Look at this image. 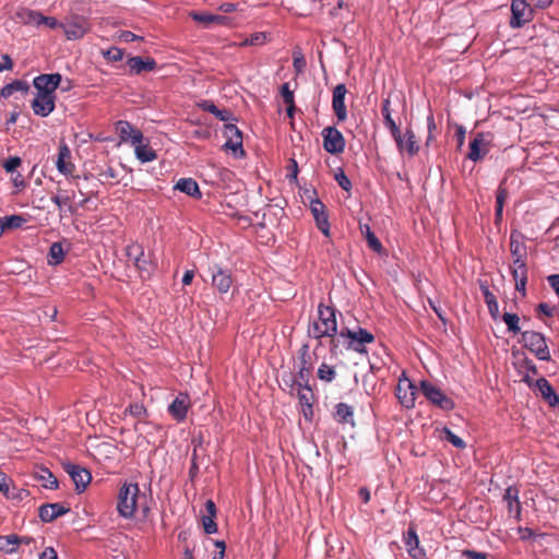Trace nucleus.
<instances>
[{
    "mask_svg": "<svg viewBox=\"0 0 559 559\" xmlns=\"http://www.w3.org/2000/svg\"><path fill=\"white\" fill-rule=\"evenodd\" d=\"M336 372L335 369L328 365L321 364L318 369V378L324 382H332L335 379Z\"/></svg>",
    "mask_w": 559,
    "mask_h": 559,
    "instance_id": "09e8293b",
    "label": "nucleus"
},
{
    "mask_svg": "<svg viewBox=\"0 0 559 559\" xmlns=\"http://www.w3.org/2000/svg\"><path fill=\"white\" fill-rule=\"evenodd\" d=\"M190 16L198 23H201L205 26L211 24H221V25H229L230 20L224 15L210 14L205 12H191Z\"/></svg>",
    "mask_w": 559,
    "mask_h": 559,
    "instance_id": "a878e982",
    "label": "nucleus"
},
{
    "mask_svg": "<svg viewBox=\"0 0 559 559\" xmlns=\"http://www.w3.org/2000/svg\"><path fill=\"white\" fill-rule=\"evenodd\" d=\"M55 95L37 91V94L32 102L34 114L40 117H47L50 115L55 109Z\"/></svg>",
    "mask_w": 559,
    "mask_h": 559,
    "instance_id": "ddd939ff",
    "label": "nucleus"
},
{
    "mask_svg": "<svg viewBox=\"0 0 559 559\" xmlns=\"http://www.w3.org/2000/svg\"><path fill=\"white\" fill-rule=\"evenodd\" d=\"M341 336L349 338V347L357 353H364L365 344L372 343L374 340V336L362 328H358L356 331L346 329L341 331Z\"/></svg>",
    "mask_w": 559,
    "mask_h": 559,
    "instance_id": "9d476101",
    "label": "nucleus"
},
{
    "mask_svg": "<svg viewBox=\"0 0 559 559\" xmlns=\"http://www.w3.org/2000/svg\"><path fill=\"white\" fill-rule=\"evenodd\" d=\"M175 189L192 198L200 199L202 197L198 182L192 178L179 179Z\"/></svg>",
    "mask_w": 559,
    "mask_h": 559,
    "instance_id": "c85d7f7f",
    "label": "nucleus"
},
{
    "mask_svg": "<svg viewBox=\"0 0 559 559\" xmlns=\"http://www.w3.org/2000/svg\"><path fill=\"white\" fill-rule=\"evenodd\" d=\"M323 147L330 154L342 153L345 148L343 134L334 127H326L322 130Z\"/></svg>",
    "mask_w": 559,
    "mask_h": 559,
    "instance_id": "1a4fd4ad",
    "label": "nucleus"
},
{
    "mask_svg": "<svg viewBox=\"0 0 559 559\" xmlns=\"http://www.w3.org/2000/svg\"><path fill=\"white\" fill-rule=\"evenodd\" d=\"M384 124L390 130V133L393 136L394 141L396 142V145L403 146L402 133L399 127L396 126L395 121L391 117V115H386V119H384Z\"/></svg>",
    "mask_w": 559,
    "mask_h": 559,
    "instance_id": "c03bdc74",
    "label": "nucleus"
},
{
    "mask_svg": "<svg viewBox=\"0 0 559 559\" xmlns=\"http://www.w3.org/2000/svg\"><path fill=\"white\" fill-rule=\"evenodd\" d=\"M39 559H58V556L52 547H47L40 554Z\"/></svg>",
    "mask_w": 559,
    "mask_h": 559,
    "instance_id": "774afa93",
    "label": "nucleus"
},
{
    "mask_svg": "<svg viewBox=\"0 0 559 559\" xmlns=\"http://www.w3.org/2000/svg\"><path fill=\"white\" fill-rule=\"evenodd\" d=\"M134 154L141 163H148L156 158L155 151L148 145V142L140 140L138 143H133Z\"/></svg>",
    "mask_w": 559,
    "mask_h": 559,
    "instance_id": "7c9ffc66",
    "label": "nucleus"
},
{
    "mask_svg": "<svg viewBox=\"0 0 559 559\" xmlns=\"http://www.w3.org/2000/svg\"><path fill=\"white\" fill-rule=\"evenodd\" d=\"M202 525L206 534H214L217 532V525L215 523V516L204 514L202 516Z\"/></svg>",
    "mask_w": 559,
    "mask_h": 559,
    "instance_id": "603ef678",
    "label": "nucleus"
},
{
    "mask_svg": "<svg viewBox=\"0 0 559 559\" xmlns=\"http://www.w3.org/2000/svg\"><path fill=\"white\" fill-rule=\"evenodd\" d=\"M420 389L425 397L435 406L443 411H451L454 408V402L452 399L445 395L441 389L433 383L423 380L420 382Z\"/></svg>",
    "mask_w": 559,
    "mask_h": 559,
    "instance_id": "20e7f679",
    "label": "nucleus"
},
{
    "mask_svg": "<svg viewBox=\"0 0 559 559\" xmlns=\"http://www.w3.org/2000/svg\"><path fill=\"white\" fill-rule=\"evenodd\" d=\"M224 135L227 139L224 147L231 151L236 156H243L242 134L241 131L233 123H226L224 127Z\"/></svg>",
    "mask_w": 559,
    "mask_h": 559,
    "instance_id": "9b49d317",
    "label": "nucleus"
},
{
    "mask_svg": "<svg viewBox=\"0 0 559 559\" xmlns=\"http://www.w3.org/2000/svg\"><path fill=\"white\" fill-rule=\"evenodd\" d=\"M536 389L540 393V395L549 403V405L555 406L559 403V397L555 393L551 384L545 378H540L535 383Z\"/></svg>",
    "mask_w": 559,
    "mask_h": 559,
    "instance_id": "c756f323",
    "label": "nucleus"
},
{
    "mask_svg": "<svg viewBox=\"0 0 559 559\" xmlns=\"http://www.w3.org/2000/svg\"><path fill=\"white\" fill-rule=\"evenodd\" d=\"M28 490L24 488H19L13 485L10 486L9 493H5V498L12 500L15 503L22 502L24 499L28 497Z\"/></svg>",
    "mask_w": 559,
    "mask_h": 559,
    "instance_id": "a18cd8bd",
    "label": "nucleus"
},
{
    "mask_svg": "<svg viewBox=\"0 0 559 559\" xmlns=\"http://www.w3.org/2000/svg\"><path fill=\"white\" fill-rule=\"evenodd\" d=\"M334 417H335V419L338 423L354 425V412H353V408H352V406H349V405H347L345 403H338L335 406Z\"/></svg>",
    "mask_w": 559,
    "mask_h": 559,
    "instance_id": "f704fd0d",
    "label": "nucleus"
},
{
    "mask_svg": "<svg viewBox=\"0 0 559 559\" xmlns=\"http://www.w3.org/2000/svg\"><path fill=\"white\" fill-rule=\"evenodd\" d=\"M281 95L283 97L284 103L287 105V109H286L287 115L289 117H293L294 111H295L294 93L289 88V84L288 83H284L282 85V87H281Z\"/></svg>",
    "mask_w": 559,
    "mask_h": 559,
    "instance_id": "a19ab883",
    "label": "nucleus"
},
{
    "mask_svg": "<svg viewBox=\"0 0 559 559\" xmlns=\"http://www.w3.org/2000/svg\"><path fill=\"white\" fill-rule=\"evenodd\" d=\"M189 407V396L187 394L180 393L168 406V412L177 421H182L187 417Z\"/></svg>",
    "mask_w": 559,
    "mask_h": 559,
    "instance_id": "6ab92c4d",
    "label": "nucleus"
},
{
    "mask_svg": "<svg viewBox=\"0 0 559 559\" xmlns=\"http://www.w3.org/2000/svg\"><path fill=\"white\" fill-rule=\"evenodd\" d=\"M118 39L123 43H131L138 39H142V37L135 35L134 33L130 31H122L118 35Z\"/></svg>",
    "mask_w": 559,
    "mask_h": 559,
    "instance_id": "680f3d73",
    "label": "nucleus"
},
{
    "mask_svg": "<svg viewBox=\"0 0 559 559\" xmlns=\"http://www.w3.org/2000/svg\"><path fill=\"white\" fill-rule=\"evenodd\" d=\"M212 285L221 293L226 294L233 285L230 272L215 266L212 273Z\"/></svg>",
    "mask_w": 559,
    "mask_h": 559,
    "instance_id": "aec40b11",
    "label": "nucleus"
},
{
    "mask_svg": "<svg viewBox=\"0 0 559 559\" xmlns=\"http://www.w3.org/2000/svg\"><path fill=\"white\" fill-rule=\"evenodd\" d=\"M403 138V146H397L399 151L401 153L406 152L409 156H414L419 151V145L417 144L415 133L407 129L404 134H402Z\"/></svg>",
    "mask_w": 559,
    "mask_h": 559,
    "instance_id": "2f4dec72",
    "label": "nucleus"
},
{
    "mask_svg": "<svg viewBox=\"0 0 559 559\" xmlns=\"http://www.w3.org/2000/svg\"><path fill=\"white\" fill-rule=\"evenodd\" d=\"M550 287L556 292L559 297V274H551L547 277Z\"/></svg>",
    "mask_w": 559,
    "mask_h": 559,
    "instance_id": "338daca9",
    "label": "nucleus"
},
{
    "mask_svg": "<svg viewBox=\"0 0 559 559\" xmlns=\"http://www.w3.org/2000/svg\"><path fill=\"white\" fill-rule=\"evenodd\" d=\"M508 199V191L502 186L499 187L496 197V218L497 221L502 218V211L506 200Z\"/></svg>",
    "mask_w": 559,
    "mask_h": 559,
    "instance_id": "de8ad7c7",
    "label": "nucleus"
},
{
    "mask_svg": "<svg viewBox=\"0 0 559 559\" xmlns=\"http://www.w3.org/2000/svg\"><path fill=\"white\" fill-rule=\"evenodd\" d=\"M522 343L528 350L534 353L539 360L548 361L550 359V352L542 333L524 331L522 332Z\"/></svg>",
    "mask_w": 559,
    "mask_h": 559,
    "instance_id": "7ed1b4c3",
    "label": "nucleus"
},
{
    "mask_svg": "<svg viewBox=\"0 0 559 559\" xmlns=\"http://www.w3.org/2000/svg\"><path fill=\"white\" fill-rule=\"evenodd\" d=\"M347 90L344 84H337L333 90L332 108L338 121L347 119V110L345 106V96Z\"/></svg>",
    "mask_w": 559,
    "mask_h": 559,
    "instance_id": "dca6fc26",
    "label": "nucleus"
},
{
    "mask_svg": "<svg viewBox=\"0 0 559 559\" xmlns=\"http://www.w3.org/2000/svg\"><path fill=\"white\" fill-rule=\"evenodd\" d=\"M461 556L465 559H488V554L471 549L463 550Z\"/></svg>",
    "mask_w": 559,
    "mask_h": 559,
    "instance_id": "13d9d810",
    "label": "nucleus"
},
{
    "mask_svg": "<svg viewBox=\"0 0 559 559\" xmlns=\"http://www.w3.org/2000/svg\"><path fill=\"white\" fill-rule=\"evenodd\" d=\"M66 472L70 475L71 479L75 485V489L78 492H82L86 489L87 485L91 483L92 476L91 473L75 464H67L64 466Z\"/></svg>",
    "mask_w": 559,
    "mask_h": 559,
    "instance_id": "4468645a",
    "label": "nucleus"
},
{
    "mask_svg": "<svg viewBox=\"0 0 559 559\" xmlns=\"http://www.w3.org/2000/svg\"><path fill=\"white\" fill-rule=\"evenodd\" d=\"M510 26L512 28H520L530 21L531 10L525 0H512Z\"/></svg>",
    "mask_w": 559,
    "mask_h": 559,
    "instance_id": "f8f14e48",
    "label": "nucleus"
},
{
    "mask_svg": "<svg viewBox=\"0 0 559 559\" xmlns=\"http://www.w3.org/2000/svg\"><path fill=\"white\" fill-rule=\"evenodd\" d=\"M300 366L296 376V381L299 386L304 384H308L309 376H310V362H309V354L308 346L305 345L300 353Z\"/></svg>",
    "mask_w": 559,
    "mask_h": 559,
    "instance_id": "393cba45",
    "label": "nucleus"
},
{
    "mask_svg": "<svg viewBox=\"0 0 559 559\" xmlns=\"http://www.w3.org/2000/svg\"><path fill=\"white\" fill-rule=\"evenodd\" d=\"M70 150L67 145H62L59 148L56 167L61 174L66 176L71 175L74 169V165L70 162Z\"/></svg>",
    "mask_w": 559,
    "mask_h": 559,
    "instance_id": "cd10ccee",
    "label": "nucleus"
},
{
    "mask_svg": "<svg viewBox=\"0 0 559 559\" xmlns=\"http://www.w3.org/2000/svg\"><path fill=\"white\" fill-rule=\"evenodd\" d=\"M1 219L3 222L5 229L7 228H19L25 223V219L20 215L5 216Z\"/></svg>",
    "mask_w": 559,
    "mask_h": 559,
    "instance_id": "3c124183",
    "label": "nucleus"
},
{
    "mask_svg": "<svg viewBox=\"0 0 559 559\" xmlns=\"http://www.w3.org/2000/svg\"><path fill=\"white\" fill-rule=\"evenodd\" d=\"M22 164V160L20 157L17 156H12V157H9L4 163H3V168L7 173H14L15 169L17 167H20Z\"/></svg>",
    "mask_w": 559,
    "mask_h": 559,
    "instance_id": "6e6d98bb",
    "label": "nucleus"
},
{
    "mask_svg": "<svg viewBox=\"0 0 559 559\" xmlns=\"http://www.w3.org/2000/svg\"><path fill=\"white\" fill-rule=\"evenodd\" d=\"M62 29L67 39L76 40L82 38L88 32L90 24L86 17L72 15L62 23Z\"/></svg>",
    "mask_w": 559,
    "mask_h": 559,
    "instance_id": "0eeeda50",
    "label": "nucleus"
},
{
    "mask_svg": "<svg viewBox=\"0 0 559 559\" xmlns=\"http://www.w3.org/2000/svg\"><path fill=\"white\" fill-rule=\"evenodd\" d=\"M492 142V134L489 132L476 133L471 143L467 158L473 162H478L484 158L490 151Z\"/></svg>",
    "mask_w": 559,
    "mask_h": 559,
    "instance_id": "423d86ee",
    "label": "nucleus"
},
{
    "mask_svg": "<svg viewBox=\"0 0 559 559\" xmlns=\"http://www.w3.org/2000/svg\"><path fill=\"white\" fill-rule=\"evenodd\" d=\"M38 479L43 483V486L48 489H55L58 487V480L55 475L47 468H40L38 472Z\"/></svg>",
    "mask_w": 559,
    "mask_h": 559,
    "instance_id": "37998d69",
    "label": "nucleus"
},
{
    "mask_svg": "<svg viewBox=\"0 0 559 559\" xmlns=\"http://www.w3.org/2000/svg\"><path fill=\"white\" fill-rule=\"evenodd\" d=\"M521 238H522V236L519 233H514V231L511 233L510 251H511L513 259L526 258V247Z\"/></svg>",
    "mask_w": 559,
    "mask_h": 559,
    "instance_id": "72a5a7b5",
    "label": "nucleus"
},
{
    "mask_svg": "<svg viewBox=\"0 0 559 559\" xmlns=\"http://www.w3.org/2000/svg\"><path fill=\"white\" fill-rule=\"evenodd\" d=\"M416 391V386L404 374L400 377L395 389V395L403 407L413 408L415 406Z\"/></svg>",
    "mask_w": 559,
    "mask_h": 559,
    "instance_id": "6e6552de",
    "label": "nucleus"
},
{
    "mask_svg": "<svg viewBox=\"0 0 559 559\" xmlns=\"http://www.w3.org/2000/svg\"><path fill=\"white\" fill-rule=\"evenodd\" d=\"M127 257L133 262L142 278H148L154 270L153 263L144 257L143 248L138 243L127 247Z\"/></svg>",
    "mask_w": 559,
    "mask_h": 559,
    "instance_id": "39448f33",
    "label": "nucleus"
},
{
    "mask_svg": "<svg viewBox=\"0 0 559 559\" xmlns=\"http://www.w3.org/2000/svg\"><path fill=\"white\" fill-rule=\"evenodd\" d=\"M63 258L64 250L62 248V245L60 242H53L49 249L48 263L50 265H57L62 262Z\"/></svg>",
    "mask_w": 559,
    "mask_h": 559,
    "instance_id": "58836bf2",
    "label": "nucleus"
},
{
    "mask_svg": "<svg viewBox=\"0 0 559 559\" xmlns=\"http://www.w3.org/2000/svg\"><path fill=\"white\" fill-rule=\"evenodd\" d=\"M40 25H46L49 28H58V27L62 28V23L59 22L56 17L45 16L43 14H40V19L38 21L37 26H40Z\"/></svg>",
    "mask_w": 559,
    "mask_h": 559,
    "instance_id": "5fc2aeb1",
    "label": "nucleus"
},
{
    "mask_svg": "<svg viewBox=\"0 0 559 559\" xmlns=\"http://www.w3.org/2000/svg\"><path fill=\"white\" fill-rule=\"evenodd\" d=\"M60 82L61 75L59 73H51L36 76L33 83L38 92L55 95V91L58 88Z\"/></svg>",
    "mask_w": 559,
    "mask_h": 559,
    "instance_id": "2eb2a0df",
    "label": "nucleus"
},
{
    "mask_svg": "<svg viewBox=\"0 0 559 559\" xmlns=\"http://www.w3.org/2000/svg\"><path fill=\"white\" fill-rule=\"evenodd\" d=\"M337 332L335 310L322 304L318 307V318L310 324L308 333L313 338L332 337Z\"/></svg>",
    "mask_w": 559,
    "mask_h": 559,
    "instance_id": "f257e3e1",
    "label": "nucleus"
},
{
    "mask_svg": "<svg viewBox=\"0 0 559 559\" xmlns=\"http://www.w3.org/2000/svg\"><path fill=\"white\" fill-rule=\"evenodd\" d=\"M129 412L132 416L138 417V418H140L146 414L145 407L139 403L131 404L129 407Z\"/></svg>",
    "mask_w": 559,
    "mask_h": 559,
    "instance_id": "0e129e2a",
    "label": "nucleus"
},
{
    "mask_svg": "<svg viewBox=\"0 0 559 559\" xmlns=\"http://www.w3.org/2000/svg\"><path fill=\"white\" fill-rule=\"evenodd\" d=\"M104 57L110 61H120L123 58V51L118 47H111L106 52H104Z\"/></svg>",
    "mask_w": 559,
    "mask_h": 559,
    "instance_id": "4d7b16f0",
    "label": "nucleus"
},
{
    "mask_svg": "<svg viewBox=\"0 0 559 559\" xmlns=\"http://www.w3.org/2000/svg\"><path fill=\"white\" fill-rule=\"evenodd\" d=\"M201 108L207 112L213 114L222 121H229L231 119V112L225 109H218L213 102L205 100L201 104Z\"/></svg>",
    "mask_w": 559,
    "mask_h": 559,
    "instance_id": "e433bc0d",
    "label": "nucleus"
},
{
    "mask_svg": "<svg viewBox=\"0 0 559 559\" xmlns=\"http://www.w3.org/2000/svg\"><path fill=\"white\" fill-rule=\"evenodd\" d=\"M307 391L306 392H299V402L301 406L312 404V393L308 384L302 385Z\"/></svg>",
    "mask_w": 559,
    "mask_h": 559,
    "instance_id": "052dcab7",
    "label": "nucleus"
},
{
    "mask_svg": "<svg viewBox=\"0 0 559 559\" xmlns=\"http://www.w3.org/2000/svg\"><path fill=\"white\" fill-rule=\"evenodd\" d=\"M127 63L130 71L134 74H140L143 71H153L156 68V62L153 58L131 57Z\"/></svg>",
    "mask_w": 559,
    "mask_h": 559,
    "instance_id": "bb28decb",
    "label": "nucleus"
},
{
    "mask_svg": "<svg viewBox=\"0 0 559 559\" xmlns=\"http://www.w3.org/2000/svg\"><path fill=\"white\" fill-rule=\"evenodd\" d=\"M29 91V85L26 81L15 80L12 83L4 85L0 92L1 97L9 98L15 92H21L22 94H26Z\"/></svg>",
    "mask_w": 559,
    "mask_h": 559,
    "instance_id": "473e14b6",
    "label": "nucleus"
},
{
    "mask_svg": "<svg viewBox=\"0 0 559 559\" xmlns=\"http://www.w3.org/2000/svg\"><path fill=\"white\" fill-rule=\"evenodd\" d=\"M408 555L414 559H424L425 550L419 546V538L415 530L409 528L404 538Z\"/></svg>",
    "mask_w": 559,
    "mask_h": 559,
    "instance_id": "4be33fe9",
    "label": "nucleus"
},
{
    "mask_svg": "<svg viewBox=\"0 0 559 559\" xmlns=\"http://www.w3.org/2000/svg\"><path fill=\"white\" fill-rule=\"evenodd\" d=\"M74 191L58 189L57 193L51 197V201L58 206L60 212H64L66 210L69 213H73L74 209L71 205L72 200L74 199Z\"/></svg>",
    "mask_w": 559,
    "mask_h": 559,
    "instance_id": "b1692460",
    "label": "nucleus"
},
{
    "mask_svg": "<svg viewBox=\"0 0 559 559\" xmlns=\"http://www.w3.org/2000/svg\"><path fill=\"white\" fill-rule=\"evenodd\" d=\"M17 545H19V538L16 535H13V534L5 535V536L0 535V550L8 552V554H12L16 550Z\"/></svg>",
    "mask_w": 559,
    "mask_h": 559,
    "instance_id": "79ce46f5",
    "label": "nucleus"
},
{
    "mask_svg": "<svg viewBox=\"0 0 559 559\" xmlns=\"http://www.w3.org/2000/svg\"><path fill=\"white\" fill-rule=\"evenodd\" d=\"M502 320L506 323V325L508 326L509 332L516 334L521 331V328L519 325L520 318L518 314L504 312L502 316Z\"/></svg>",
    "mask_w": 559,
    "mask_h": 559,
    "instance_id": "49530a36",
    "label": "nucleus"
},
{
    "mask_svg": "<svg viewBox=\"0 0 559 559\" xmlns=\"http://www.w3.org/2000/svg\"><path fill=\"white\" fill-rule=\"evenodd\" d=\"M266 41V34L263 32L254 33L250 37L246 38L241 46H260Z\"/></svg>",
    "mask_w": 559,
    "mask_h": 559,
    "instance_id": "8fccbe9b",
    "label": "nucleus"
},
{
    "mask_svg": "<svg viewBox=\"0 0 559 559\" xmlns=\"http://www.w3.org/2000/svg\"><path fill=\"white\" fill-rule=\"evenodd\" d=\"M503 499L507 501L509 514L516 521H520L522 507L519 500V490L515 487H508L503 495Z\"/></svg>",
    "mask_w": 559,
    "mask_h": 559,
    "instance_id": "412c9836",
    "label": "nucleus"
},
{
    "mask_svg": "<svg viewBox=\"0 0 559 559\" xmlns=\"http://www.w3.org/2000/svg\"><path fill=\"white\" fill-rule=\"evenodd\" d=\"M310 210L316 219L318 228L325 236H329L330 235V224H329L328 215L324 212L323 203L318 199L311 200Z\"/></svg>",
    "mask_w": 559,
    "mask_h": 559,
    "instance_id": "a211bd4d",
    "label": "nucleus"
},
{
    "mask_svg": "<svg viewBox=\"0 0 559 559\" xmlns=\"http://www.w3.org/2000/svg\"><path fill=\"white\" fill-rule=\"evenodd\" d=\"M445 439L455 448L463 449L465 448V442L459 436L453 433L450 429H444Z\"/></svg>",
    "mask_w": 559,
    "mask_h": 559,
    "instance_id": "864d4df0",
    "label": "nucleus"
},
{
    "mask_svg": "<svg viewBox=\"0 0 559 559\" xmlns=\"http://www.w3.org/2000/svg\"><path fill=\"white\" fill-rule=\"evenodd\" d=\"M335 179L340 187H342L344 190H349L352 188L350 180L346 177V175L341 171L335 176Z\"/></svg>",
    "mask_w": 559,
    "mask_h": 559,
    "instance_id": "69168bd1",
    "label": "nucleus"
},
{
    "mask_svg": "<svg viewBox=\"0 0 559 559\" xmlns=\"http://www.w3.org/2000/svg\"><path fill=\"white\" fill-rule=\"evenodd\" d=\"M145 497L140 495L138 484H123L119 490L117 510L124 519L132 518Z\"/></svg>",
    "mask_w": 559,
    "mask_h": 559,
    "instance_id": "f03ea898",
    "label": "nucleus"
},
{
    "mask_svg": "<svg viewBox=\"0 0 559 559\" xmlns=\"http://www.w3.org/2000/svg\"><path fill=\"white\" fill-rule=\"evenodd\" d=\"M68 511L69 509L61 503L43 504L39 508V518L43 522H51L58 516L66 514Z\"/></svg>",
    "mask_w": 559,
    "mask_h": 559,
    "instance_id": "5701e85b",
    "label": "nucleus"
},
{
    "mask_svg": "<svg viewBox=\"0 0 559 559\" xmlns=\"http://www.w3.org/2000/svg\"><path fill=\"white\" fill-rule=\"evenodd\" d=\"M361 233L365 235L366 240L368 242V246L370 249H372L374 252H381L382 251V245L380 240L376 237L373 231L371 230L370 226L368 224H361L359 225Z\"/></svg>",
    "mask_w": 559,
    "mask_h": 559,
    "instance_id": "c9c22d12",
    "label": "nucleus"
},
{
    "mask_svg": "<svg viewBox=\"0 0 559 559\" xmlns=\"http://www.w3.org/2000/svg\"><path fill=\"white\" fill-rule=\"evenodd\" d=\"M293 66L297 73H302L306 68V60H305L304 56L300 53H297V55L295 53L294 60H293Z\"/></svg>",
    "mask_w": 559,
    "mask_h": 559,
    "instance_id": "bf43d9fd",
    "label": "nucleus"
},
{
    "mask_svg": "<svg viewBox=\"0 0 559 559\" xmlns=\"http://www.w3.org/2000/svg\"><path fill=\"white\" fill-rule=\"evenodd\" d=\"M116 131L122 142H130L131 145L140 140H144L143 133L128 121H118L116 123Z\"/></svg>",
    "mask_w": 559,
    "mask_h": 559,
    "instance_id": "f3484780",
    "label": "nucleus"
},
{
    "mask_svg": "<svg viewBox=\"0 0 559 559\" xmlns=\"http://www.w3.org/2000/svg\"><path fill=\"white\" fill-rule=\"evenodd\" d=\"M40 12L29 10V9H20L16 13L17 17L24 23V24H32L36 25L38 24V21L40 19Z\"/></svg>",
    "mask_w": 559,
    "mask_h": 559,
    "instance_id": "ea45409f",
    "label": "nucleus"
},
{
    "mask_svg": "<svg viewBox=\"0 0 559 559\" xmlns=\"http://www.w3.org/2000/svg\"><path fill=\"white\" fill-rule=\"evenodd\" d=\"M12 480L2 472H0V492L3 495L9 493Z\"/></svg>",
    "mask_w": 559,
    "mask_h": 559,
    "instance_id": "e2e57ef3",
    "label": "nucleus"
},
{
    "mask_svg": "<svg viewBox=\"0 0 559 559\" xmlns=\"http://www.w3.org/2000/svg\"><path fill=\"white\" fill-rule=\"evenodd\" d=\"M483 294L485 298V302L487 305L488 311L490 316L496 320L499 314V306L495 295L488 289V287H483Z\"/></svg>",
    "mask_w": 559,
    "mask_h": 559,
    "instance_id": "4c0bfd02",
    "label": "nucleus"
}]
</instances>
